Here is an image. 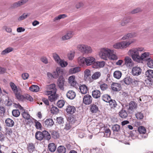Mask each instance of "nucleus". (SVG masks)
<instances>
[{"mask_svg": "<svg viewBox=\"0 0 153 153\" xmlns=\"http://www.w3.org/2000/svg\"><path fill=\"white\" fill-rule=\"evenodd\" d=\"M144 50V48L142 47L133 48L129 51L128 53L134 61L138 62L140 53Z\"/></svg>", "mask_w": 153, "mask_h": 153, "instance_id": "1", "label": "nucleus"}, {"mask_svg": "<svg viewBox=\"0 0 153 153\" xmlns=\"http://www.w3.org/2000/svg\"><path fill=\"white\" fill-rule=\"evenodd\" d=\"M77 49L83 54H88L91 53L93 51L92 48L86 45H79L77 46Z\"/></svg>", "mask_w": 153, "mask_h": 153, "instance_id": "2", "label": "nucleus"}, {"mask_svg": "<svg viewBox=\"0 0 153 153\" xmlns=\"http://www.w3.org/2000/svg\"><path fill=\"white\" fill-rule=\"evenodd\" d=\"M111 50L108 48H103L100 49L99 53L100 57L102 59L107 60L111 52Z\"/></svg>", "mask_w": 153, "mask_h": 153, "instance_id": "3", "label": "nucleus"}, {"mask_svg": "<svg viewBox=\"0 0 153 153\" xmlns=\"http://www.w3.org/2000/svg\"><path fill=\"white\" fill-rule=\"evenodd\" d=\"M10 85L17 99L19 100H22L25 97L24 96L20 94V92L18 90L16 85L12 82H10Z\"/></svg>", "mask_w": 153, "mask_h": 153, "instance_id": "4", "label": "nucleus"}, {"mask_svg": "<svg viewBox=\"0 0 153 153\" xmlns=\"http://www.w3.org/2000/svg\"><path fill=\"white\" fill-rule=\"evenodd\" d=\"M46 89L48 90L46 92V94L47 95H50L52 93H56V85L54 84H52L47 85Z\"/></svg>", "mask_w": 153, "mask_h": 153, "instance_id": "5", "label": "nucleus"}, {"mask_svg": "<svg viewBox=\"0 0 153 153\" xmlns=\"http://www.w3.org/2000/svg\"><path fill=\"white\" fill-rule=\"evenodd\" d=\"M127 110L129 113H132L137 107V104L134 101H131L128 104Z\"/></svg>", "mask_w": 153, "mask_h": 153, "instance_id": "6", "label": "nucleus"}, {"mask_svg": "<svg viewBox=\"0 0 153 153\" xmlns=\"http://www.w3.org/2000/svg\"><path fill=\"white\" fill-rule=\"evenodd\" d=\"M28 1V0H21L14 3L11 5L10 7L12 9L18 8L24 5Z\"/></svg>", "mask_w": 153, "mask_h": 153, "instance_id": "7", "label": "nucleus"}, {"mask_svg": "<svg viewBox=\"0 0 153 153\" xmlns=\"http://www.w3.org/2000/svg\"><path fill=\"white\" fill-rule=\"evenodd\" d=\"M74 35V33L73 31H68L62 36L61 39L63 41L69 40L72 38Z\"/></svg>", "mask_w": 153, "mask_h": 153, "instance_id": "8", "label": "nucleus"}, {"mask_svg": "<svg viewBox=\"0 0 153 153\" xmlns=\"http://www.w3.org/2000/svg\"><path fill=\"white\" fill-rule=\"evenodd\" d=\"M125 65L129 68H131L134 65V63L131 59L128 56H126L124 59Z\"/></svg>", "mask_w": 153, "mask_h": 153, "instance_id": "9", "label": "nucleus"}, {"mask_svg": "<svg viewBox=\"0 0 153 153\" xmlns=\"http://www.w3.org/2000/svg\"><path fill=\"white\" fill-rule=\"evenodd\" d=\"M65 82V80L63 77L62 76H60L57 79V85L60 89H64Z\"/></svg>", "mask_w": 153, "mask_h": 153, "instance_id": "10", "label": "nucleus"}, {"mask_svg": "<svg viewBox=\"0 0 153 153\" xmlns=\"http://www.w3.org/2000/svg\"><path fill=\"white\" fill-rule=\"evenodd\" d=\"M142 72V69L138 66H135L132 68L131 74L133 76H137L140 74Z\"/></svg>", "mask_w": 153, "mask_h": 153, "instance_id": "11", "label": "nucleus"}, {"mask_svg": "<svg viewBox=\"0 0 153 153\" xmlns=\"http://www.w3.org/2000/svg\"><path fill=\"white\" fill-rule=\"evenodd\" d=\"M92 101V98L89 94L85 95L83 98V102L85 105H89Z\"/></svg>", "mask_w": 153, "mask_h": 153, "instance_id": "12", "label": "nucleus"}, {"mask_svg": "<svg viewBox=\"0 0 153 153\" xmlns=\"http://www.w3.org/2000/svg\"><path fill=\"white\" fill-rule=\"evenodd\" d=\"M149 53L148 52H145L141 54H140L138 62H140L144 60H146L147 61L148 59L149 58Z\"/></svg>", "mask_w": 153, "mask_h": 153, "instance_id": "13", "label": "nucleus"}, {"mask_svg": "<svg viewBox=\"0 0 153 153\" xmlns=\"http://www.w3.org/2000/svg\"><path fill=\"white\" fill-rule=\"evenodd\" d=\"M68 83L71 86L76 87L78 83L75 80V76L74 75L70 76L68 79Z\"/></svg>", "mask_w": 153, "mask_h": 153, "instance_id": "14", "label": "nucleus"}, {"mask_svg": "<svg viewBox=\"0 0 153 153\" xmlns=\"http://www.w3.org/2000/svg\"><path fill=\"white\" fill-rule=\"evenodd\" d=\"M134 42L133 40H130L129 41H123L120 42L121 49L125 48L128 47L131 44Z\"/></svg>", "mask_w": 153, "mask_h": 153, "instance_id": "15", "label": "nucleus"}, {"mask_svg": "<svg viewBox=\"0 0 153 153\" xmlns=\"http://www.w3.org/2000/svg\"><path fill=\"white\" fill-rule=\"evenodd\" d=\"M111 87L112 90L115 91H120L121 89L120 85L117 83L113 82Z\"/></svg>", "mask_w": 153, "mask_h": 153, "instance_id": "16", "label": "nucleus"}, {"mask_svg": "<svg viewBox=\"0 0 153 153\" xmlns=\"http://www.w3.org/2000/svg\"><path fill=\"white\" fill-rule=\"evenodd\" d=\"M95 59L92 56H89L86 58L85 63L87 65H90L95 63Z\"/></svg>", "mask_w": 153, "mask_h": 153, "instance_id": "17", "label": "nucleus"}, {"mask_svg": "<svg viewBox=\"0 0 153 153\" xmlns=\"http://www.w3.org/2000/svg\"><path fill=\"white\" fill-rule=\"evenodd\" d=\"M136 36L137 34L135 32L128 33L123 37L121 38V39L123 40L128 39L130 38L135 37Z\"/></svg>", "mask_w": 153, "mask_h": 153, "instance_id": "18", "label": "nucleus"}, {"mask_svg": "<svg viewBox=\"0 0 153 153\" xmlns=\"http://www.w3.org/2000/svg\"><path fill=\"white\" fill-rule=\"evenodd\" d=\"M76 94L74 91L72 90H69L66 94L67 97L69 99L72 100L74 98Z\"/></svg>", "mask_w": 153, "mask_h": 153, "instance_id": "19", "label": "nucleus"}, {"mask_svg": "<svg viewBox=\"0 0 153 153\" xmlns=\"http://www.w3.org/2000/svg\"><path fill=\"white\" fill-rule=\"evenodd\" d=\"M5 123L6 126L7 127H11L14 126V122L11 119L7 118L5 120Z\"/></svg>", "mask_w": 153, "mask_h": 153, "instance_id": "20", "label": "nucleus"}, {"mask_svg": "<svg viewBox=\"0 0 153 153\" xmlns=\"http://www.w3.org/2000/svg\"><path fill=\"white\" fill-rule=\"evenodd\" d=\"M119 114L120 117L124 119L126 118L128 115L127 112L123 108H122L119 112Z\"/></svg>", "mask_w": 153, "mask_h": 153, "instance_id": "21", "label": "nucleus"}, {"mask_svg": "<svg viewBox=\"0 0 153 153\" xmlns=\"http://www.w3.org/2000/svg\"><path fill=\"white\" fill-rule=\"evenodd\" d=\"M54 123L51 118L47 119L44 122V125L45 126H51L53 125Z\"/></svg>", "mask_w": 153, "mask_h": 153, "instance_id": "22", "label": "nucleus"}, {"mask_svg": "<svg viewBox=\"0 0 153 153\" xmlns=\"http://www.w3.org/2000/svg\"><path fill=\"white\" fill-rule=\"evenodd\" d=\"M76 111L75 107L73 106H68L66 109V111L68 113L73 114Z\"/></svg>", "mask_w": 153, "mask_h": 153, "instance_id": "23", "label": "nucleus"}, {"mask_svg": "<svg viewBox=\"0 0 153 153\" xmlns=\"http://www.w3.org/2000/svg\"><path fill=\"white\" fill-rule=\"evenodd\" d=\"M98 110V106L94 104H91L90 106V111L92 113H97Z\"/></svg>", "mask_w": 153, "mask_h": 153, "instance_id": "24", "label": "nucleus"}, {"mask_svg": "<svg viewBox=\"0 0 153 153\" xmlns=\"http://www.w3.org/2000/svg\"><path fill=\"white\" fill-rule=\"evenodd\" d=\"M50 95V96L48 97V99L51 102L56 101L58 97V95L56 94V93L55 94L52 93Z\"/></svg>", "mask_w": 153, "mask_h": 153, "instance_id": "25", "label": "nucleus"}, {"mask_svg": "<svg viewBox=\"0 0 153 153\" xmlns=\"http://www.w3.org/2000/svg\"><path fill=\"white\" fill-rule=\"evenodd\" d=\"M100 91L98 90H94L92 92V96L94 98L97 99L100 97Z\"/></svg>", "mask_w": 153, "mask_h": 153, "instance_id": "26", "label": "nucleus"}, {"mask_svg": "<svg viewBox=\"0 0 153 153\" xmlns=\"http://www.w3.org/2000/svg\"><path fill=\"white\" fill-rule=\"evenodd\" d=\"M42 132L37 131L35 134V137L36 139L39 140H41L44 139Z\"/></svg>", "mask_w": 153, "mask_h": 153, "instance_id": "27", "label": "nucleus"}, {"mask_svg": "<svg viewBox=\"0 0 153 153\" xmlns=\"http://www.w3.org/2000/svg\"><path fill=\"white\" fill-rule=\"evenodd\" d=\"M103 128V130H104L103 131V133L104 135V136L106 137H109L111 133L110 129L108 128H107L105 127L104 128ZM101 128L102 129V128Z\"/></svg>", "mask_w": 153, "mask_h": 153, "instance_id": "28", "label": "nucleus"}, {"mask_svg": "<svg viewBox=\"0 0 153 153\" xmlns=\"http://www.w3.org/2000/svg\"><path fill=\"white\" fill-rule=\"evenodd\" d=\"M80 90L82 94H85L88 91L87 87L85 85H82L79 86Z\"/></svg>", "mask_w": 153, "mask_h": 153, "instance_id": "29", "label": "nucleus"}, {"mask_svg": "<svg viewBox=\"0 0 153 153\" xmlns=\"http://www.w3.org/2000/svg\"><path fill=\"white\" fill-rule=\"evenodd\" d=\"M123 81L125 84L129 85L132 83V79L130 76H126L123 79Z\"/></svg>", "mask_w": 153, "mask_h": 153, "instance_id": "30", "label": "nucleus"}, {"mask_svg": "<svg viewBox=\"0 0 153 153\" xmlns=\"http://www.w3.org/2000/svg\"><path fill=\"white\" fill-rule=\"evenodd\" d=\"M146 76L150 79L153 78V70H148L145 73Z\"/></svg>", "mask_w": 153, "mask_h": 153, "instance_id": "31", "label": "nucleus"}, {"mask_svg": "<svg viewBox=\"0 0 153 153\" xmlns=\"http://www.w3.org/2000/svg\"><path fill=\"white\" fill-rule=\"evenodd\" d=\"M49 151L51 152H54L56 150V147L55 144L53 143H49L48 146Z\"/></svg>", "mask_w": 153, "mask_h": 153, "instance_id": "32", "label": "nucleus"}, {"mask_svg": "<svg viewBox=\"0 0 153 153\" xmlns=\"http://www.w3.org/2000/svg\"><path fill=\"white\" fill-rule=\"evenodd\" d=\"M44 139L49 140L51 138V136L50 134L46 131H42Z\"/></svg>", "mask_w": 153, "mask_h": 153, "instance_id": "33", "label": "nucleus"}, {"mask_svg": "<svg viewBox=\"0 0 153 153\" xmlns=\"http://www.w3.org/2000/svg\"><path fill=\"white\" fill-rule=\"evenodd\" d=\"M35 146L32 143H29L27 145V149L30 152H33L35 149Z\"/></svg>", "mask_w": 153, "mask_h": 153, "instance_id": "34", "label": "nucleus"}, {"mask_svg": "<svg viewBox=\"0 0 153 153\" xmlns=\"http://www.w3.org/2000/svg\"><path fill=\"white\" fill-rule=\"evenodd\" d=\"M86 58L83 56H80L78 59V62L80 65L83 66L85 62Z\"/></svg>", "mask_w": 153, "mask_h": 153, "instance_id": "35", "label": "nucleus"}, {"mask_svg": "<svg viewBox=\"0 0 153 153\" xmlns=\"http://www.w3.org/2000/svg\"><path fill=\"white\" fill-rule=\"evenodd\" d=\"M91 75V71L89 70L86 69L85 71L84 72V78L85 80L88 79Z\"/></svg>", "mask_w": 153, "mask_h": 153, "instance_id": "36", "label": "nucleus"}, {"mask_svg": "<svg viewBox=\"0 0 153 153\" xmlns=\"http://www.w3.org/2000/svg\"><path fill=\"white\" fill-rule=\"evenodd\" d=\"M111 52L110 53V56H108V58L113 60H117L118 58L117 56L115 54L113 50H111Z\"/></svg>", "mask_w": 153, "mask_h": 153, "instance_id": "37", "label": "nucleus"}, {"mask_svg": "<svg viewBox=\"0 0 153 153\" xmlns=\"http://www.w3.org/2000/svg\"><path fill=\"white\" fill-rule=\"evenodd\" d=\"M122 73L120 71H117L114 72V78L119 79L122 76Z\"/></svg>", "mask_w": 153, "mask_h": 153, "instance_id": "38", "label": "nucleus"}, {"mask_svg": "<svg viewBox=\"0 0 153 153\" xmlns=\"http://www.w3.org/2000/svg\"><path fill=\"white\" fill-rule=\"evenodd\" d=\"M80 71V68L77 67L71 68L69 71V72L70 74H72L77 73Z\"/></svg>", "mask_w": 153, "mask_h": 153, "instance_id": "39", "label": "nucleus"}, {"mask_svg": "<svg viewBox=\"0 0 153 153\" xmlns=\"http://www.w3.org/2000/svg\"><path fill=\"white\" fill-rule=\"evenodd\" d=\"M57 151L59 153H65L66 152V149L62 146H60L57 148Z\"/></svg>", "mask_w": 153, "mask_h": 153, "instance_id": "40", "label": "nucleus"}, {"mask_svg": "<svg viewBox=\"0 0 153 153\" xmlns=\"http://www.w3.org/2000/svg\"><path fill=\"white\" fill-rule=\"evenodd\" d=\"M102 99L104 101L108 102L111 100L110 96L108 94H105L102 96Z\"/></svg>", "mask_w": 153, "mask_h": 153, "instance_id": "41", "label": "nucleus"}, {"mask_svg": "<svg viewBox=\"0 0 153 153\" xmlns=\"http://www.w3.org/2000/svg\"><path fill=\"white\" fill-rule=\"evenodd\" d=\"M51 135L52 137L54 139L58 138L59 136L58 132L54 131H51Z\"/></svg>", "mask_w": 153, "mask_h": 153, "instance_id": "42", "label": "nucleus"}, {"mask_svg": "<svg viewBox=\"0 0 153 153\" xmlns=\"http://www.w3.org/2000/svg\"><path fill=\"white\" fill-rule=\"evenodd\" d=\"M13 50V48L11 47H9L6 48L4 50L2 51L1 52V55H5L8 53L12 51Z\"/></svg>", "mask_w": 153, "mask_h": 153, "instance_id": "43", "label": "nucleus"}, {"mask_svg": "<svg viewBox=\"0 0 153 153\" xmlns=\"http://www.w3.org/2000/svg\"><path fill=\"white\" fill-rule=\"evenodd\" d=\"M29 89L32 91L36 92L39 91V88L37 85H33L29 88Z\"/></svg>", "mask_w": 153, "mask_h": 153, "instance_id": "44", "label": "nucleus"}, {"mask_svg": "<svg viewBox=\"0 0 153 153\" xmlns=\"http://www.w3.org/2000/svg\"><path fill=\"white\" fill-rule=\"evenodd\" d=\"M66 15L65 14L60 15L57 16L55 17L53 19V21L54 22H56L57 21L66 17Z\"/></svg>", "mask_w": 153, "mask_h": 153, "instance_id": "45", "label": "nucleus"}, {"mask_svg": "<svg viewBox=\"0 0 153 153\" xmlns=\"http://www.w3.org/2000/svg\"><path fill=\"white\" fill-rule=\"evenodd\" d=\"M95 65H97V68H102L105 65V62L104 61H97L95 63Z\"/></svg>", "mask_w": 153, "mask_h": 153, "instance_id": "46", "label": "nucleus"}, {"mask_svg": "<svg viewBox=\"0 0 153 153\" xmlns=\"http://www.w3.org/2000/svg\"><path fill=\"white\" fill-rule=\"evenodd\" d=\"M101 76V73L100 72H97L94 73L92 76V78L94 79L99 78Z\"/></svg>", "mask_w": 153, "mask_h": 153, "instance_id": "47", "label": "nucleus"}, {"mask_svg": "<svg viewBox=\"0 0 153 153\" xmlns=\"http://www.w3.org/2000/svg\"><path fill=\"white\" fill-rule=\"evenodd\" d=\"M109 105L111 108H114L116 107L117 106V103L116 101L114 100L111 99L108 102Z\"/></svg>", "mask_w": 153, "mask_h": 153, "instance_id": "48", "label": "nucleus"}, {"mask_svg": "<svg viewBox=\"0 0 153 153\" xmlns=\"http://www.w3.org/2000/svg\"><path fill=\"white\" fill-rule=\"evenodd\" d=\"M138 131L140 134H144L146 133V130L145 127L140 126L138 128Z\"/></svg>", "mask_w": 153, "mask_h": 153, "instance_id": "49", "label": "nucleus"}, {"mask_svg": "<svg viewBox=\"0 0 153 153\" xmlns=\"http://www.w3.org/2000/svg\"><path fill=\"white\" fill-rule=\"evenodd\" d=\"M112 129L114 132H118L120 130V126L118 124L114 125L112 127Z\"/></svg>", "mask_w": 153, "mask_h": 153, "instance_id": "50", "label": "nucleus"}, {"mask_svg": "<svg viewBox=\"0 0 153 153\" xmlns=\"http://www.w3.org/2000/svg\"><path fill=\"white\" fill-rule=\"evenodd\" d=\"M51 111L53 114H57L59 112L58 108L56 106H53L51 109Z\"/></svg>", "mask_w": 153, "mask_h": 153, "instance_id": "51", "label": "nucleus"}, {"mask_svg": "<svg viewBox=\"0 0 153 153\" xmlns=\"http://www.w3.org/2000/svg\"><path fill=\"white\" fill-rule=\"evenodd\" d=\"M12 113L13 116L16 117H19L20 114V112L18 109L13 110L12 111Z\"/></svg>", "mask_w": 153, "mask_h": 153, "instance_id": "52", "label": "nucleus"}, {"mask_svg": "<svg viewBox=\"0 0 153 153\" xmlns=\"http://www.w3.org/2000/svg\"><path fill=\"white\" fill-rule=\"evenodd\" d=\"M53 57L55 61L58 63L61 60L59 55L56 53H54L53 54Z\"/></svg>", "mask_w": 153, "mask_h": 153, "instance_id": "53", "label": "nucleus"}, {"mask_svg": "<svg viewBox=\"0 0 153 153\" xmlns=\"http://www.w3.org/2000/svg\"><path fill=\"white\" fill-rule=\"evenodd\" d=\"M34 122L35 123V126L36 128L37 129H41L42 127L41 123L36 120H34Z\"/></svg>", "mask_w": 153, "mask_h": 153, "instance_id": "54", "label": "nucleus"}, {"mask_svg": "<svg viewBox=\"0 0 153 153\" xmlns=\"http://www.w3.org/2000/svg\"><path fill=\"white\" fill-rule=\"evenodd\" d=\"M60 72H62V71L59 69H57L56 71H55L53 73V78H56L59 76V74Z\"/></svg>", "mask_w": 153, "mask_h": 153, "instance_id": "55", "label": "nucleus"}, {"mask_svg": "<svg viewBox=\"0 0 153 153\" xmlns=\"http://www.w3.org/2000/svg\"><path fill=\"white\" fill-rule=\"evenodd\" d=\"M147 61L148 66L150 68H153V60L149 58Z\"/></svg>", "mask_w": 153, "mask_h": 153, "instance_id": "56", "label": "nucleus"}, {"mask_svg": "<svg viewBox=\"0 0 153 153\" xmlns=\"http://www.w3.org/2000/svg\"><path fill=\"white\" fill-rule=\"evenodd\" d=\"M65 104V102L63 100H59L57 103L58 106L60 108H62Z\"/></svg>", "mask_w": 153, "mask_h": 153, "instance_id": "57", "label": "nucleus"}, {"mask_svg": "<svg viewBox=\"0 0 153 153\" xmlns=\"http://www.w3.org/2000/svg\"><path fill=\"white\" fill-rule=\"evenodd\" d=\"M135 116L136 118L139 119H143L144 116L143 114L141 112H138L135 114Z\"/></svg>", "mask_w": 153, "mask_h": 153, "instance_id": "58", "label": "nucleus"}, {"mask_svg": "<svg viewBox=\"0 0 153 153\" xmlns=\"http://www.w3.org/2000/svg\"><path fill=\"white\" fill-rule=\"evenodd\" d=\"M71 124V123H70L69 122L66 123L64 129L66 130H68L70 129L72 127Z\"/></svg>", "mask_w": 153, "mask_h": 153, "instance_id": "59", "label": "nucleus"}, {"mask_svg": "<svg viewBox=\"0 0 153 153\" xmlns=\"http://www.w3.org/2000/svg\"><path fill=\"white\" fill-rule=\"evenodd\" d=\"M22 115L23 117L26 119L29 120L30 118V115L29 114L25 111L22 113Z\"/></svg>", "mask_w": 153, "mask_h": 153, "instance_id": "60", "label": "nucleus"}, {"mask_svg": "<svg viewBox=\"0 0 153 153\" xmlns=\"http://www.w3.org/2000/svg\"><path fill=\"white\" fill-rule=\"evenodd\" d=\"M28 16L27 14H26L25 13H23L18 19V21H20L25 19Z\"/></svg>", "mask_w": 153, "mask_h": 153, "instance_id": "61", "label": "nucleus"}, {"mask_svg": "<svg viewBox=\"0 0 153 153\" xmlns=\"http://www.w3.org/2000/svg\"><path fill=\"white\" fill-rule=\"evenodd\" d=\"M58 63L62 67H64L68 65V63L66 61H65L63 60H61Z\"/></svg>", "mask_w": 153, "mask_h": 153, "instance_id": "62", "label": "nucleus"}, {"mask_svg": "<svg viewBox=\"0 0 153 153\" xmlns=\"http://www.w3.org/2000/svg\"><path fill=\"white\" fill-rule=\"evenodd\" d=\"M100 88L102 90L104 91L108 89V86L106 84L103 83L100 85Z\"/></svg>", "mask_w": 153, "mask_h": 153, "instance_id": "63", "label": "nucleus"}, {"mask_svg": "<svg viewBox=\"0 0 153 153\" xmlns=\"http://www.w3.org/2000/svg\"><path fill=\"white\" fill-rule=\"evenodd\" d=\"M142 10L140 8L138 7L132 10L131 12V13L132 14H134L137 13L139 12H140L142 11Z\"/></svg>", "mask_w": 153, "mask_h": 153, "instance_id": "64", "label": "nucleus"}]
</instances>
